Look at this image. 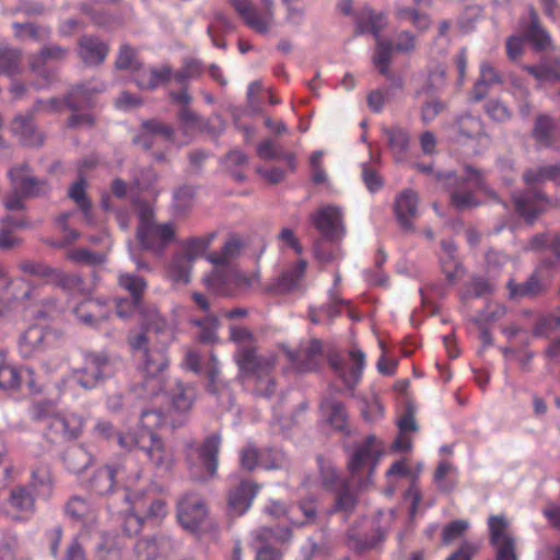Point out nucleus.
Returning a JSON list of instances; mask_svg holds the SVG:
<instances>
[{
  "label": "nucleus",
  "mask_w": 560,
  "mask_h": 560,
  "mask_svg": "<svg viewBox=\"0 0 560 560\" xmlns=\"http://www.w3.org/2000/svg\"><path fill=\"white\" fill-rule=\"evenodd\" d=\"M166 323L158 315L154 323L150 324L145 332H138L129 337V343L133 350L142 351V374L143 381L135 386L136 396L148 399L159 397L162 393V400L171 401L173 408L179 412H186L191 408L195 399V389L177 381H166L165 370L168 365L166 353L163 349L148 348L152 334H163Z\"/></svg>",
  "instance_id": "1"
},
{
  "label": "nucleus",
  "mask_w": 560,
  "mask_h": 560,
  "mask_svg": "<svg viewBox=\"0 0 560 560\" xmlns=\"http://www.w3.org/2000/svg\"><path fill=\"white\" fill-rule=\"evenodd\" d=\"M230 338L237 347L234 360L241 374L255 382L257 394L266 397L273 394L276 385L269 375L276 366V354L270 352L258 355L256 339L247 328L231 327Z\"/></svg>",
  "instance_id": "2"
},
{
  "label": "nucleus",
  "mask_w": 560,
  "mask_h": 560,
  "mask_svg": "<svg viewBox=\"0 0 560 560\" xmlns=\"http://www.w3.org/2000/svg\"><path fill=\"white\" fill-rule=\"evenodd\" d=\"M165 417L158 410H144L141 413L142 430L138 434H118V443L122 448L131 450L139 447L145 452L149 460L160 470L167 471L174 464V456L152 430L162 427Z\"/></svg>",
  "instance_id": "3"
},
{
  "label": "nucleus",
  "mask_w": 560,
  "mask_h": 560,
  "mask_svg": "<svg viewBox=\"0 0 560 560\" xmlns=\"http://www.w3.org/2000/svg\"><path fill=\"white\" fill-rule=\"evenodd\" d=\"M353 16L355 34H371L376 42L375 52L372 58L373 65L381 74L389 77L390 44L381 36V33L388 24L386 14L374 10L370 5H363L354 12Z\"/></svg>",
  "instance_id": "4"
},
{
  "label": "nucleus",
  "mask_w": 560,
  "mask_h": 560,
  "mask_svg": "<svg viewBox=\"0 0 560 560\" xmlns=\"http://www.w3.org/2000/svg\"><path fill=\"white\" fill-rule=\"evenodd\" d=\"M140 477L141 471L133 467V460L128 457L98 468L90 481V489L98 495H106L121 485L125 488V497L130 493V489Z\"/></svg>",
  "instance_id": "5"
},
{
  "label": "nucleus",
  "mask_w": 560,
  "mask_h": 560,
  "mask_svg": "<svg viewBox=\"0 0 560 560\" xmlns=\"http://www.w3.org/2000/svg\"><path fill=\"white\" fill-rule=\"evenodd\" d=\"M175 232L176 228L172 222H155L151 207L140 208L137 237L144 249L161 255L175 240Z\"/></svg>",
  "instance_id": "6"
},
{
  "label": "nucleus",
  "mask_w": 560,
  "mask_h": 560,
  "mask_svg": "<svg viewBox=\"0 0 560 560\" xmlns=\"http://www.w3.org/2000/svg\"><path fill=\"white\" fill-rule=\"evenodd\" d=\"M214 236V233H209L183 243L180 252L174 255L167 267V277L175 283H188L192 262L208 249Z\"/></svg>",
  "instance_id": "7"
},
{
  "label": "nucleus",
  "mask_w": 560,
  "mask_h": 560,
  "mask_svg": "<svg viewBox=\"0 0 560 560\" xmlns=\"http://www.w3.org/2000/svg\"><path fill=\"white\" fill-rule=\"evenodd\" d=\"M114 374L113 362L105 355L89 353L84 357L83 366L69 377L65 385L80 384L83 388H93L104 378Z\"/></svg>",
  "instance_id": "8"
},
{
  "label": "nucleus",
  "mask_w": 560,
  "mask_h": 560,
  "mask_svg": "<svg viewBox=\"0 0 560 560\" xmlns=\"http://www.w3.org/2000/svg\"><path fill=\"white\" fill-rule=\"evenodd\" d=\"M221 439L218 434L208 436L202 445L189 455L190 476L196 480H207L218 468V453Z\"/></svg>",
  "instance_id": "9"
},
{
  "label": "nucleus",
  "mask_w": 560,
  "mask_h": 560,
  "mask_svg": "<svg viewBox=\"0 0 560 560\" xmlns=\"http://www.w3.org/2000/svg\"><path fill=\"white\" fill-rule=\"evenodd\" d=\"M382 454L383 444L374 435L368 436L352 454L349 462L352 479H354L358 474L368 472V478L360 485L361 487H365L371 482L372 472L377 466Z\"/></svg>",
  "instance_id": "10"
},
{
  "label": "nucleus",
  "mask_w": 560,
  "mask_h": 560,
  "mask_svg": "<svg viewBox=\"0 0 560 560\" xmlns=\"http://www.w3.org/2000/svg\"><path fill=\"white\" fill-rule=\"evenodd\" d=\"M488 526L495 560H518L516 540L509 529L508 521L503 516H491Z\"/></svg>",
  "instance_id": "11"
},
{
  "label": "nucleus",
  "mask_w": 560,
  "mask_h": 560,
  "mask_svg": "<svg viewBox=\"0 0 560 560\" xmlns=\"http://www.w3.org/2000/svg\"><path fill=\"white\" fill-rule=\"evenodd\" d=\"M320 482L326 490H338L336 498V510L350 512L355 505L354 495L348 490V485L340 482L335 467L330 460L318 458Z\"/></svg>",
  "instance_id": "12"
},
{
  "label": "nucleus",
  "mask_w": 560,
  "mask_h": 560,
  "mask_svg": "<svg viewBox=\"0 0 560 560\" xmlns=\"http://www.w3.org/2000/svg\"><path fill=\"white\" fill-rule=\"evenodd\" d=\"M231 3L252 30L259 33L268 31L273 20L271 0H262L261 10L256 9L250 0H231Z\"/></svg>",
  "instance_id": "13"
},
{
  "label": "nucleus",
  "mask_w": 560,
  "mask_h": 560,
  "mask_svg": "<svg viewBox=\"0 0 560 560\" xmlns=\"http://www.w3.org/2000/svg\"><path fill=\"white\" fill-rule=\"evenodd\" d=\"M208 509L198 494L184 495L177 505V518L183 528L196 532L203 524Z\"/></svg>",
  "instance_id": "14"
},
{
  "label": "nucleus",
  "mask_w": 560,
  "mask_h": 560,
  "mask_svg": "<svg viewBox=\"0 0 560 560\" xmlns=\"http://www.w3.org/2000/svg\"><path fill=\"white\" fill-rule=\"evenodd\" d=\"M255 279L247 277L236 267H229L226 270H213L205 278L206 285L215 293L229 294L230 287L246 289L252 285Z\"/></svg>",
  "instance_id": "15"
},
{
  "label": "nucleus",
  "mask_w": 560,
  "mask_h": 560,
  "mask_svg": "<svg viewBox=\"0 0 560 560\" xmlns=\"http://www.w3.org/2000/svg\"><path fill=\"white\" fill-rule=\"evenodd\" d=\"M488 192L480 174L467 167L466 179L462 189H456L451 194L453 205L458 209L475 207L479 203L475 194Z\"/></svg>",
  "instance_id": "16"
},
{
  "label": "nucleus",
  "mask_w": 560,
  "mask_h": 560,
  "mask_svg": "<svg viewBox=\"0 0 560 560\" xmlns=\"http://www.w3.org/2000/svg\"><path fill=\"white\" fill-rule=\"evenodd\" d=\"M349 363H345L339 357H330L329 362L338 376L342 380L346 386L353 387L361 378L365 355L359 349H353L349 352Z\"/></svg>",
  "instance_id": "17"
},
{
  "label": "nucleus",
  "mask_w": 560,
  "mask_h": 560,
  "mask_svg": "<svg viewBox=\"0 0 560 560\" xmlns=\"http://www.w3.org/2000/svg\"><path fill=\"white\" fill-rule=\"evenodd\" d=\"M289 361L301 371L307 372L316 369L322 360V342L311 339L302 342L296 352L285 350Z\"/></svg>",
  "instance_id": "18"
},
{
  "label": "nucleus",
  "mask_w": 560,
  "mask_h": 560,
  "mask_svg": "<svg viewBox=\"0 0 560 560\" xmlns=\"http://www.w3.org/2000/svg\"><path fill=\"white\" fill-rule=\"evenodd\" d=\"M257 540L262 546L257 549L256 560H281V553L271 548L269 544H282L291 538V530L288 527L270 528L262 527L257 532Z\"/></svg>",
  "instance_id": "19"
},
{
  "label": "nucleus",
  "mask_w": 560,
  "mask_h": 560,
  "mask_svg": "<svg viewBox=\"0 0 560 560\" xmlns=\"http://www.w3.org/2000/svg\"><path fill=\"white\" fill-rule=\"evenodd\" d=\"M125 499L133 500V510L140 512L144 520L161 521L167 514L166 502L150 493H127Z\"/></svg>",
  "instance_id": "20"
},
{
  "label": "nucleus",
  "mask_w": 560,
  "mask_h": 560,
  "mask_svg": "<svg viewBox=\"0 0 560 560\" xmlns=\"http://www.w3.org/2000/svg\"><path fill=\"white\" fill-rule=\"evenodd\" d=\"M51 337V334L43 326H30L19 339V351L22 357L31 358L43 351Z\"/></svg>",
  "instance_id": "21"
},
{
  "label": "nucleus",
  "mask_w": 560,
  "mask_h": 560,
  "mask_svg": "<svg viewBox=\"0 0 560 560\" xmlns=\"http://www.w3.org/2000/svg\"><path fill=\"white\" fill-rule=\"evenodd\" d=\"M240 460L242 467L246 470H253L256 467L276 469L282 466L283 456L280 452H275L271 455L269 451L259 453L255 447L246 446L241 452Z\"/></svg>",
  "instance_id": "22"
},
{
  "label": "nucleus",
  "mask_w": 560,
  "mask_h": 560,
  "mask_svg": "<svg viewBox=\"0 0 560 560\" xmlns=\"http://www.w3.org/2000/svg\"><path fill=\"white\" fill-rule=\"evenodd\" d=\"M118 282L119 285L128 291L132 296L131 301L121 300L118 301L116 305L117 315L119 317H126L128 315L127 310L130 311L138 306L140 296L145 289L147 283L143 278L131 273H121L118 278Z\"/></svg>",
  "instance_id": "23"
},
{
  "label": "nucleus",
  "mask_w": 560,
  "mask_h": 560,
  "mask_svg": "<svg viewBox=\"0 0 560 560\" xmlns=\"http://www.w3.org/2000/svg\"><path fill=\"white\" fill-rule=\"evenodd\" d=\"M312 221L325 237H337L341 230V211L335 206H326L312 214Z\"/></svg>",
  "instance_id": "24"
},
{
  "label": "nucleus",
  "mask_w": 560,
  "mask_h": 560,
  "mask_svg": "<svg viewBox=\"0 0 560 560\" xmlns=\"http://www.w3.org/2000/svg\"><path fill=\"white\" fill-rule=\"evenodd\" d=\"M518 31L536 49H545L550 44V38L540 27L537 13L533 7L527 8L526 16L518 23Z\"/></svg>",
  "instance_id": "25"
},
{
  "label": "nucleus",
  "mask_w": 560,
  "mask_h": 560,
  "mask_svg": "<svg viewBox=\"0 0 560 560\" xmlns=\"http://www.w3.org/2000/svg\"><path fill=\"white\" fill-rule=\"evenodd\" d=\"M23 383H25L32 392L37 390L32 369L27 366L16 369L4 362L0 369V387L18 389Z\"/></svg>",
  "instance_id": "26"
},
{
  "label": "nucleus",
  "mask_w": 560,
  "mask_h": 560,
  "mask_svg": "<svg viewBox=\"0 0 560 560\" xmlns=\"http://www.w3.org/2000/svg\"><path fill=\"white\" fill-rule=\"evenodd\" d=\"M9 177L14 189L19 190L25 196H37L47 190L45 182H38L35 177L30 174V170L26 165H20L12 167L9 171Z\"/></svg>",
  "instance_id": "27"
},
{
  "label": "nucleus",
  "mask_w": 560,
  "mask_h": 560,
  "mask_svg": "<svg viewBox=\"0 0 560 560\" xmlns=\"http://www.w3.org/2000/svg\"><path fill=\"white\" fill-rule=\"evenodd\" d=\"M265 513L271 517L280 518L285 516L292 526L303 525L304 522H301L296 518L295 514L298 512H302L306 520H314L316 515L315 508L307 503L302 502L299 506H292L288 509L282 502L271 500L264 509Z\"/></svg>",
  "instance_id": "28"
},
{
  "label": "nucleus",
  "mask_w": 560,
  "mask_h": 560,
  "mask_svg": "<svg viewBox=\"0 0 560 560\" xmlns=\"http://www.w3.org/2000/svg\"><path fill=\"white\" fill-rule=\"evenodd\" d=\"M83 428V419L72 412L57 415L49 421L48 429L51 434L62 440L75 439Z\"/></svg>",
  "instance_id": "29"
},
{
  "label": "nucleus",
  "mask_w": 560,
  "mask_h": 560,
  "mask_svg": "<svg viewBox=\"0 0 560 560\" xmlns=\"http://www.w3.org/2000/svg\"><path fill=\"white\" fill-rule=\"evenodd\" d=\"M418 195L411 189L401 191L395 201V214L404 229L412 228V220L418 215Z\"/></svg>",
  "instance_id": "30"
},
{
  "label": "nucleus",
  "mask_w": 560,
  "mask_h": 560,
  "mask_svg": "<svg viewBox=\"0 0 560 560\" xmlns=\"http://www.w3.org/2000/svg\"><path fill=\"white\" fill-rule=\"evenodd\" d=\"M451 135L457 142H466L472 139H480L487 137L483 135L482 122L479 118L466 115L459 117L451 126Z\"/></svg>",
  "instance_id": "31"
},
{
  "label": "nucleus",
  "mask_w": 560,
  "mask_h": 560,
  "mask_svg": "<svg viewBox=\"0 0 560 560\" xmlns=\"http://www.w3.org/2000/svg\"><path fill=\"white\" fill-rule=\"evenodd\" d=\"M132 73L140 89H155L171 79L172 71L168 66L144 69L140 65Z\"/></svg>",
  "instance_id": "32"
},
{
  "label": "nucleus",
  "mask_w": 560,
  "mask_h": 560,
  "mask_svg": "<svg viewBox=\"0 0 560 560\" xmlns=\"http://www.w3.org/2000/svg\"><path fill=\"white\" fill-rule=\"evenodd\" d=\"M257 491L256 485L248 481L241 482L229 495L230 510L236 515L244 514L252 505Z\"/></svg>",
  "instance_id": "33"
},
{
  "label": "nucleus",
  "mask_w": 560,
  "mask_h": 560,
  "mask_svg": "<svg viewBox=\"0 0 560 560\" xmlns=\"http://www.w3.org/2000/svg\"><path fill=\"white\" fill-rule=\"evenodd\" d=\"M241 247V241L232 236L224 243L219 252L209 254L207 259L213 265V270L224 271L229 267H233L232 261L240 255Z\"/></svg>",
  "instance_id": "34"
},
{
  "label": "nucleus",
  "mask_w": 560,
  "mask_h": 560,
  "mask_svg": "<svg viewBox=\"0 0 560 560\" xmlns=\"http://www.w3.org/2000/svg\"><path fill=\"white\" fill-rule=\"evenodd\" d=\"M172 129L162 122L145 121L142 126V132L135 139V142L149 149L160 141L172 140Z\"/></svg>",
  "instance_id": "35"
},
{
  "label": "nucleus",
  "mask_w": 560,
  "mask_h": 560,
  "mask_svg": "<svg viewBox=\"0 0 560 560\" xmlns=\"http://www.w3.org/2000/svg\"><path fill=\"white\" fill-rule=\"evenodd\" d=\"M108 52L106 44L92 36H83L79 40V55L88 65L101 63Z\"/></svg>",
  "instance_id": "36"
},
{
  "label": "nucleus",
  "mask_w": 560,
  "mask_h": 560,
  "mask_svg": "<svg viewBox=\"0 0 560 560\" xmlns=\"http://www.w3.org/2000/svg\"><path fill=\"white\" fill-rule=\"evenodd\" d=\"M513 198L516 211L529 223L545 209L546 200L540 194L514 196Z\"/></svg>",
  "instance_id": "37"
},
{
  "label": "nucleus",
  "mask_w": 560,
  "mask_h": 560,
  "mask_svg": "<svg viewBox=\"0 0 560 560\" xmlns=\"http://www.w3.org/2000/svg\"><path fill=\"white\" fill-rule=\"evenodd\" d=\"M66 510L72 518L80 521L85 528H90L96 523L94 508L82 498H72L68 502Z\"/></svg>",
  "instance_id": "38"
},
{
  "label": "nucleus",
  "mask_w": 560,
  "mask_h": 560,
  "mask_svg": "<svg viewBox=\"0 0 560 560\" xmlns=\"http://www.w3.org/2000/svg\"><path fill=\"white\" fill-rule=\"evenodd\" d=\"M307 262L303 259L284 269L277 281V289L281 292H289L296 289L305 273Z\"/></svg>",
  "instance_id": "39"
},
{
  "label": "nucleus",
  "mask_w": 560,
  "mask_h": 560,
  "mask_svg": "<svg viewBox=\"0 0 560 560\" xmlns=\"http://www.w3.org/2000/svg\"><path fill=\"white\" fill-rule=\"evenodd\" d=\"M77 318L84 325L95 326L101 320L107 318V315L103 312V306L98 301L88 300L81 303L74 310Z\"/></svg>",
  "instance_id": "40"
},
{
  "label": "nucleus",
  "mask_w": 560,
  "mask_h": 560,
  "mask_svg": "<svg viewBox=\"0 0 560 560\" xmlns=\"http://www.w3.org/2000/svg\"><path fill=\"white\" fill-rule=\"evenodd\" d=\"M11 129L26 145H37L43 141L42 136L35 131L28 117L16 116L12 121Z\"/></svg>",
  "instance_id": "41"
},
{
  "label": "nucleus",
  "mask_w": 560,
  "mask_h": 560,
  "mask_svg": "<svg viewBox=\"0 0 560 560\" xmlns=\"http://www.w3.org/2000/svg\"><path fill=\"white\" fill-rule=\"evenodd\" d=\"M387 143L395 155V159L400 161L404 159L405 153L409 145V136L407 131L399 127H392L383 129Z\"/></svg>",
  "instance_id": "42"
},
{
  "label": "nucleus",
  "mask_w": 560,
  "mask_h": 560,
  "mask_svg": "<svg viewBox=\"0 0 560 560\" xmlns=\"http://www.w3.org/2000/svg\"><path fill=\"white\" fill-rule=\"evenodd\" d=\"M322 412L326 421L335 429L342 431L347 427L348 413L341 402L327 400L322 404Z\"/></svg>",
  "instance_id": "43"
},
{
  "label": "nucleus",
  "mask_w": 560,
  "mask_h": 560,
  "mask_svg": "<svg viewBox=\"0 0 560 560\" xmlns=\"http://www.w3.org/2000/svg\"><path fill=\"white\" fill-rule=\"evenodd\" d=\"M523 177L527 185H537L546 180L560 185V164L530 168L524 173Z\"/></svg>",
  "instance_id": "44"
},
{
  "label": "nucleus",
  "mask_w": 560,
  "mask_h": 560,
  "mask_svg": "<svg viewBox=\"0 0 560 560\" xmlns=\"http://www.w3.org/2000/svg\"><path fill=\"white\" fill-rule=\"evenodd\" d=\"M168 547V541L165 539L158 540L156 538L140 539L136 544V552L139 560H154L164 555Z\"/></svg>",
  "instance_id": "45"
},
{
  "label": "nucleus",
  "mask_w": 560,
  "mask_h": 560,
  "mask_svg": "<svg viewBox=\"0 0 560 560\" xmlns=\"http://www.w3.org/2000/svg\"><path fill=\"white\" fill-rule=\"evenodd\" d=\"M32 285L23 278L10 280L3 289V300L8 305L10 302L24 301L31 296Z\"/></svg>",
  "instance_id": "46"
},
{
  "label": "nucleus",
  "mask_w": 560,
  "mask_h": 560,
  "mask_svg": "<svg viewBox=\"0 0 560 560\" xmlns=\"http://www.w3.org/2000/svg\"><path fill=\"white\" fill-rule=\"evenodd\" d=\"M499 82L500 78L495 69L489 63H482L480 67V77L472 89L474 100H481L486 95L488 88Z\"/></svg>",
  "instance_id": "47"
},
{
  "label": "nucleus",
  "mask_w": 560,
  "mask_h": 560,
  "mask_svg": "<svg viewBox=\"0 0 560 560\" xmlns=\"http://www.w3.org/2000/svg\"><path fill=\"white\" fill-rule=\"evenodd\" d=\"M434 483L442 491H451L457 483V469L448 462H441L434 474Z\"/></svg>",
  "instance_id": "48"
},
{
  "label": "nucleus",
  "mask_w": 560,
  "mask_h": 560,
  "mask_svg": "<svg viewBox=\"0 0 560 560\" xmlns=\"http://www.w3.org/2000/svg\"><path fill=\"white\" fill-rule=\"evenodd\" d=\"M63 460L69 471L80 474L91 464V455L83 447L73 446L66 452Z\"/></svg>",
  "instance_id": "49"
},
{
  "label": "nucleus",
  "mask_w": 560,
  "mask_h": 560,
  "mask_svg": "<svg viewBox=\"0 0 560 560\" xmlns=\"http://www.w3.org/2000/svg\"><path fill=\"white\" fill-rule=\"evenodd\" d=\"M68 195L82 211L86 223L92 224L91 203L86 197V182L83 178H79L72 184Z\"/></svg>",
  "instance_id": "50"
},
{
  "label": "nucleus",
  "mask_w": 560,
  "mask_h": 560,
  "mask_svg": "<svg viewBox=\"0 0 560 560\" xmlns=\"http://www.w3.org/2000/svg\"><path fill=\"white\" fill-rule=\"evenodd\" d=\"M10 503L16 510V517L23 518L31 514L34 510V499L25 488H16L11 492Z\"/></svg>",
  "instance_id": "51"
},
{
  "label": "nucleus",
  "mask_w": 560,
  "mask_h": 560,
  "mask_svg": "<svg viewBox=\"0 0 560 560\" xmlns=\"http://www.w3.org/2000/svg\"><path fill=\"white\" fill-rule=\"evenodd\" d=\"M67 49L61 48L59 46H51L42 49V51L34 56L31 60V69L38 73L39 75H45V72L42 70V66L46 63L48 60H60L67 56Z\"/></svg>",
  "instance_id": "52"
},
{
  "label": "nucleus",
  "mask_w": 560,
  "mask_h": 560,
  "mask_svg": "<svg viewBox=\"0 0 560 560\" xmlns=\"http://www.w3.org/2000/svg\"><path fill=\"white\" fill-rule=\"evenodd\" d=\"M191 323L198 328V339L201 342H214L217 340V331L219 328L217 316L207 315L202 319H192Z\"/></svg>",
  "instance_id": "53"
},
{
  "label": "nucleus",
  "mask_w": 560,
  "mask_h": 560,
  "mask_svg": "<svg viewBox=\"0 0 560 560\" xmlns=\"http://www.w3.org/2000/svg\"><path fill=\"white\" fill-rule=\"evenodd\" d=\"M179 120L183 124V127L188 131H209L215 132V130L210 129L209 121L205 120L202 117L198 116L195 112L185 106L178 114Z\"/></svg>",
  "instance_id": "54"
},
{
  "label": "nucleus",
  "mask_w": 560,
  "mask_h": 560,
  "mask_svg": "<svg viewBox=\"0 0 560 560\" xmlns=\"http://www.w3.org/2000/svg\"><path fill=\"white\" fill-rule=\"evenodd\" d=\"M20 52L12 48H0V73L12 75L20 71Z\"/></svg>",
  "instance_id": "55"
},
{
  "label": "nucleus",
  "mask_w": 560,
  "mask_h": 560,
  "mask_svg": "<svg viewBox=\"0 0 560 560\" xmlns=\"http://www.w3.org/2000/svg\"><path fill=\"white\" fill-rule=\"evenodd\" d=\"M390 44V57L393 52L398 54H410L416 49L417 40L416 36L408 31L398 32Z\"/></svg>",
  "instance_id": "56"
},
{
  "label": "nucleus",
  "mask_w": 560,
  "mask_h": 560,
  "mask_svg": "<svg viewBox=\"0 0 560 560\" xmlns=\"http://www.w3.org/2000/svg\"><path fill=\"white\" fill-rule=\"evenodd\" d=\"M50 472L47 466L40 465L32 471V487L39 495H48L50 493Z\"/></svg>",
  "instance_id": "57"
},
{
  "label": "nucleus",
  "mask_w": 560,
  "mask_h": 560,
  "mask_svg": "<svg viewBox=\"0 0 560 560\" xmlns=\"http://www.w3.org/2000/svg\"><path fill=\"white\" fill-rule=\"evenodd\" d=\"M96 88H88L85 85H80L73 89L71 92L68 103L71 108L74 110L91 105L92 94L97 92Z\"/></svg>",
  "instance_id": "58"
},
{
  "label": "nucleus",
  "mask_w": 560,
  "mask_h": 560,
  "mask_svg": "<svg viewBox=\"0 0 560 560\" xmlns=\"http://www.w3.org/2000/svg\"><path fill=\"white\" fill-rule=\"evenodd\" d=\"M97 560H119L120 550L116 546L115 538L113 536H103L102 542L96 549Z\"/></svg>",
  "instance_id": "59"
},
{
  "label": "nucleus",
  "mask_w": 560,
  "mask_h": 560,
  "mask_svg": "<svg viewBox=\"0 0 560 560\" xmlns=\"http://www.w3.org/2000/svg\"><path fill=\"white\" fill-rule=\"evenodd\" d=\"M469 528V522L465 520H456L447 524L442 534V541L445 545L453 542L456 539L463 537L466 530Z\"/></svg>",
  "instance_id": "60"
},
{
  "label": "nucleus",
  "mask_w": 560,
  "mask_h": 560,
  "mask_svg": "<svg viewBox=\"0 0 560 560\" xmlns=\"http://www.w3.org/2000/svg\"><path fill=\"white\" fill-rule=\"evenodd\" d=\"M526 70L534 75L539 82L553 81L560 78L559 65L538 67H526Z\"/></svg>",
  "instance_id": "61"
},
{
  "label": "nucleus",
  "mask_w": 560,
  "mask_h": 560,
  "mask_svg": "<svg viewBox=\"0 0 560 560\" xmlns=\"http://www.w3.org/2000/svg\"><path fill=\"white\" fill-rule=\"evenodd\" d=\"M67 257L79 264L97 265L104 261V255L92 253L85 248L71 249Z\"/></svg>",
  "instance_id": "62"
},
{
  "label": "nucleus",
  "mask_w": 560,
  "mask_h": 560,
  "mask_svg": "<svg viewBox=\"0 0 560 560\" xmlns=\"http://www.w3.org/2000/svg\"><path fill=\"white\" fill-rule=\"evenodd\" d=\"M381 539V537H368L363 533H357L354 529H351L348 534V545L350 548L362 551L368 548H372L376 546L377 541Z\"/></svg>",
  "instance_id": "63"
},
{
  "label": "nucleus",
  "mask_w": 560,
  "mask_h": 560,
  "mask_svg": "<svg viewBox=\"0 0 560 560\" xmlns=\"http://www.w3.org/2000/svg\"><path fill=\"white\" fill-rule=\"evenodd\" d=\"M140 65L136 51L132 48L129 46H122L120 48L116 60L117 68L133 72Z\"/></svg>",
  "instance_id": "64"
}]
</instances>
